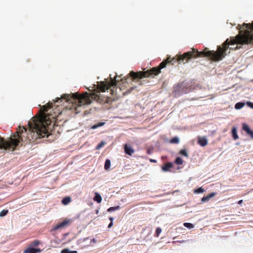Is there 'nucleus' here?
Segmentation results:
<instances>
[{
    "mask_svg": "<svg viewBox=\"0 0 253 253\" xmlns=\"http://www.w3.org/2000/svg\"><path fill=\"white\" fill-rule=\"evenodd\" d=\"M198 143L202 147L206 146L208 144V140L206 137H199Z\"/></svg>",
    "mask_w": 253,
    "mask_h": 253,
    "instance_id": "nucleus-9",
    "label": "nucleus"
},
{
    "mask_svg": "<svg viewBox=\"0 0 253 253\" xmlns=\"http://www.w3.org/2000/svg\"><path fill=\"white\" fill-rule=\"evenodd\" d=\"M243 129L253 139V130L251 129L250 127L246 124H243Z\"/></svg>",
    "mask_w": 253,
    "mask_h": 253,
    "instance_id": "nucleus-8",
    "label": "nucleus"
},
{
    "mask_svg": "<svg viewBox=\"0 0 253 253\" xmlns=\"http://www.w3.org/2000/svg\"><path fill=\"white\" fill-rule=\"evenodd\" d=\"M40 241H39L38 240H35L31 243L30 246L31 247H35V246L39 245L40 244Z\"/></svg>",
    "mask_w": 253,
    "mask_h": 253,
    "instance_id": "nucleus-26",
    "label": "nucleus"
},
{
    "mask_svg": "<svg viewBox=\"0 0 253 253\" xmlns=\"http://www.w3.org/2000/svg\"><path fill=\"white\" fill-rule=\"evenodd\" d=\"M247 105L250 108L253 109V102L248 101L247 102Z\"/></svg>",
    "mask_w": 253,
    "mask_h": 253,
    "instance_id": "nucleus-31",
    "label": "nucleus"
},
{
    "mask_svg": "<svg viewBox=\"0 0 253 253\" xmlns=\"http://www.w3.org/2000/svg\"><path fill=\"white\" fill-rule=\"evenodd\" d=\"M71 223V220L70 219H65L62 222H60L53 227V228L51 229V232L56 231L60 229H63L69 225Z\"/></svg>",
    "mask_w": 253,
    "mask_h": 253,
    "instance_id": "nucleus-7",
    "label": "nucleus"
},
{
    "mask_svg": "<svg viewBox=\"0 0 253 253\" xmlns=\"http://www.w3.org/2000/svg\"><path fill=\"white\" fill-rule=\"evenodd\" d=\"M205 191V190L202 188L200 187L197 189H195L194 191V193H202Z\"/></svg>",
    "mask_w": 253,
    "mask_h": 253,
    "instance_id": "nucleus-27",
    "label": "nucleus"
},
{
    "mask_svg": "<svg viewBox=\"0 0 253 253\" xmlns=\"http://www.w3.org/2000/svg\"><path fill=\"white\" fill-rule=\"evenodd\" d=\"M243 201V200H239V201H238V204H240H240H242Z\"/></svg>",
    "mask_w": 253,
    "mask_h": 253,
    "instance_id": "nucleus-36",
    "label": "nucleus"
},
{
    "mask_svg": "<svg viewBox=\"0 0 253 253\" xmlns=\"http://www.w3.org/2000/svg\"><path fill=\"white\" fill-rule=\"evenodd\" d=\"M110 166H111V162H110V160H109V159L106 160L105 162V165H104L105 169H106V170L108 169L110 167Z\"/></svg>",
    "mask_w": 253,
    "mask_h": 253,
    "instance_id": "nucleus-20",
    "label": "nucleus"
},
{
    "mask_svg": "<svg viewBox=\"0 0 253 253\" xmlns=\"http://www.w3.org/2000/svg\"><path fill=\"white\" fill-rule=\"evenodd\" d=\"M173 166L172 163L168 162L165 164L162 167V169L164 171H169L170 169L173 168Z\"/></svg>",
    "mask_w": 253,
    "mask_h": 253,
    "instance_id": "nucleus-11",
    "label": "nucleus"
},
{
    "mask_svg": "<svg viewBox=\"0 0 253 253\" xmlns=\"http://www.w3.org/2000/svg\"><path fill=\"white\" fill-rule=\"evenodd\" d=\"M169 142L172 144H178L179 142V139L177 137H174L171 139Z\"/></svg>",
    "mask_w": 253,
    "mask_h": 253,
    "instance_id": "nucleus-19",
    "label": "nucleus"
},
{
    "mask_svg": "<svg viewBox=\"0 0 253 253\" xmlns=\"http://www.w3.org/2000/svg\"><path fill=\"white\" fill-rule=\"evenodd\" d=\"M152 151H153V149H151V148H148L147 150V153L148 154H151L152 153Z\"/></svg>",
    "mask_w": 253,
    "mask_h": 253,
    "instance_id": "nucleus-33",
    "label": "nucleus"
},
{
    "mask_svg": "<svg viewBox=\"0 0 253 253\" xmlns=\"http://www.w3.org/2000/svg\"><path fill=\"white\" fill-rule=\"evenodd\" d=\"M231 132H232L233 138L234 140H237V139L239 138V136L237 134V128L236 127L234 126V127H232Z\"/></svg>",
    "mask_w": 253,
    "mask_h": 253,
    "instance_id": "nucleus-14",
    "label": "nucleus"
},
{
    "mask_svg": "<svg viewBox=\"0 0 253 253\" xmlns=\"http://www.w3.org/2000/svg\"><path fill=\"white\" fill-rule=\"evenodd\" d=\"M97 242L96 240L95 239H93L91 240L90 242V244H91L92 243H95Z\"/></svg>",
    "mask_w": 253,
    "mask_h": 253,
    "instance_id": "nucleus-34",
    "label": "nucleus"
},
{
    "mask_svg": "<svg viewBox=\"0 0 253 253\" xmlns=\"http://www.w3.org/2000/svg\"><path fill=\"white\" fill-rule=\"evenodd\" d=\"M183 225L188 228L191 229L194 227V225L190 223L185 222L183 224Z\"/></svg>",
    "mask_w": 253,
    "mask_h": 253,
    "instance_id": "nucleus-25",
    "label": "nucleus"
},
{
    "mask_svg": "<svg viewBox=\"0 0 253 253\" xmlns=\"http://www.w3.org/2000/svg\"><path fill=\"white\" fill-rule=\"evenodd\" d=\"M117 76H116L115 79L110 78V81L106 80L104 82L98 83L97 88L95 90L90 94L85 92L80 95L78 93H73L72 94H65L61 97H57L56 100H53L54 103L61 102L63 99L66 102L73 104L72 109L75 110L76 113H78L80 111L78 108L82 106L90 104L92 100H96L99 103H102L107 101V99L102 98L100 92H105L106 90L109 89L110 93L112 95H115L117 97H121L126 94V92H122V87L117 86V83L119 80L117 79Z\"/></svg>",
    "mask_w": 253,
    "mask_h": 253,
    "instance_id": "nucleus-2",
    "label": "nucleus"
},
{
    "mask_svg": "<svg viewBox=\"0 0 253 253\" xmlns=\"http://www.w3.org/2000/svg\"><path fill=\"white\" fill-rule=\"evenodd\" d=\"M216 194V193L215 192H212L208 196L203 197L201 199V201L202 202H207L209 201L211 198L215 196Z\"/></svg>",
    "mask_w": 253,
    "mask_h": 253,
    "instance_id": "nucleus-13",
    "label": "nucleus"
},
{
    "mask_svg": "<svg viewBox=\"0 0 253 253\" xmlns=\"http://www.w3.org/2000/svg\"><path fill=\"white\" fill-rule=\"evenodd\" d=\"M105 124V123L104 122H99V123H98L97 124H95L93 126H92L91 128L92 129H96L99 127H100V126H104Z\"/></svg>",
    "mask_w": 253,
    "mask_h": 253,
    "instance_id": "nucleus-17",
    "label": "nucleus"
},
{
    "mask_svg": "<svg viewBox=\"0 0 253 253\" xmlns=\"http://www.w3.org/2000/svg\"><path fill=\"white\" fill-rule=\"evenodd\" d=\"M174 163L177 165H182L183 163V161L180 157H177L175 159Z\"/></svg>",
    "mask_w": 253,
    "mask_h": 253,
    "instance_id": "nucleus-22",
    "label": "nucleus"
},
{
    "mask_svg": "<svg viewBox=\"0 0 253 253\" xmlns=\"http://www.w3.org/2000/svg\"><path fill=\"white\" fill-rule=\"evenodd\" d=\"M88 239V238H85L83 239H80L78 241V242H77L78 244L80 245V244H82L83 242L85 241L86 240H87Z\"/></svg>",
    "mask_w": 253,
    "mask_h": 253,
    "instance_id": "nucleus-30",
    "label": "nucleus"
},
{
    "mask_svg": "<svg viewBox=\"0 0 253 253\" xmlns=\"http://www.w3.org/2000/svg\"><path fill=\"white\" fill-rule=\"evenodd\" d=\"M41 252V250L40 249H35L30 246L24 251V253H39Z\"/></svg>",
    "mask_w": 253,
    "mask_h": 253,
    "instance_id": "nucleus-10",
    "label": "nucleus"
},
{
    "mask_svg": "<svg viewBox=\"0 0 253 253\" xmlns=\"http://www.w3.org/2000/svg\"><path fill=\"white\" fill-rule=\"evenodd\" d=\"M113 226V222H111L108 225V228H111Z\"/></svg>",
    "mask_w": 253,
    "mask_h": 253,
    "instance_id": "nucleus-35",
    "label": "nucleus"
},
{
    "mask_svg": "<svg viewBox=\"0 0 253 253\" xmlns=\"http://www.w3.org/2000/svg\"><path fill=\"white\" fill-rule=\"evenodd\" d=\"M93 200L94 201H96L98 203H100L102 201V198L99 194L95 193V195L93 198Z\"/></svg>",
    "mask_w": 253,
    "mask_h": 253,
    "instance_id": "nucleus-15",
    "label": "nucleus"
},
{
    "mask_svg": "<svg viewBox=\"0 0 253 253\" xmlns=\"http://www.w3.org/2000/svg\"><path fill=\"white\" fill-rule=\"evenodd\" d=\"M104 144V143L103 142H101V143H100L96 147V148L97 149H100V148H101Z\"/></svg>",
    "mask_w": 253,
    "mask_h": 253,
    "instance_id": "nucleus-32",
    "label": "nucleus"
},
{
    "mask_svg": "<svg viewBox=\"0 0 253 253\" xmlns=\"http://www.w3.org/2000/svg\"><path fill=\"white\" fill-rule=\"evenodd\" d=\"M98 212H99L98 210H96V213L97 214L98 213Z\"/></svg>",
    "mask_w": 253,
    "mask_h": 253,
    "instance_id": "nucleus-40",
    "label": "nucleus"
},
{
    "mask_svg": "<svg viewBox=\"0 0 253 253\" xmlns=\"http://www.w3.org/2000/svg\"><path fill=\"white\" fill-rule=\"evenodd\" d=\"M160 73L161 70L158 67H155L145 72H134L131 71L129 73V75L133 79L135 80L148 77L152 75L156 76Z\"/></svg>",
    "mask_w": 253,
    "mask_h": 253,
    "instance_id": "nucleus-5",
    "label": "nucleus"
},
{
    "mask_svg": "<svg viewBox=\"0 0 253 253\" xmlns=\"http://www.w3.org/2000/svg\"><path fill=\"white\" fill-rule=\"evenodd\" d=\"M109 219L111 220V222H113V218L112 217H109Z\"/></svg>",
    "mask_w": 253,
    "mask_h": 253,
    "instance_id": "nucleus-38",
    "label": "nucleus"
},
{
    "mask_svg": "<svg viewBox=\"0 0 253 253\" xmlns=\"http://www.w3.org/2000/svg\"><path fill=\"white\" fill-rule=\"evenodd\" d=\"M245 106V103L243 102H238L235 104V108L236 109H240Z\"/></svg>",
    "mask_w": 253,
    "mask_h": 253,
    "instance_id": "nucleus-18",
    "label": "nucleus"
},
{
    "mask_svg": "<svg viewBox=\"0 0 253 253\" xmlns=\"http://www.w3.org/2000/svg\"><path fill=\"white\" fill-rule=\"evenodd\" d=\"M179 154H180L181 155H182V156H184L186 157H188V153L186 151V149H181L180 150L179 152Z\"/></svg>",
    "mask_w": 253,
    "mask_h": 253,
    "instance_id": "nucleus-23",
    "label": "nucleus"
},
{
    "mask_svg": "<svg viewBox=\"0 0 253 253\" xmlns=\"http://www.w3.org/2000/svg\"><path fill=\"white\" fill-rule=\"evenodd\" d=\"M61 253H77V251H71L67 249H65L61 251Z\"/></svg>",
    "mask_w": 253,
    "mask_h": 253,
    "instance_id": "nucleus-24",
    "label": "nucleus"
},
{
    "mask_svg": "<svg viewBox=\"0 0 253 253\" xmlns=\"http://www.w3.org/2000/svg\"><path fill=\"white\" fill-rule=\"evenodd\" d=\"M120 209V207L119 206H117L116 207H112L108 209L107 211L108 212H111L117 210H119Z\"/></svg>",
    "mask_w": 253,
    "mask_h": 253,
    "instance_id": "nucleus-21",
    "label": "nucleus"
},
{
    "mask_svg": "<svg viewBox=\"0 0 253 253\" xmlns=\"http://www.w3.org/2000/svg\"><path fill=\"white\" fill-rule=\"evenodd\" d=\"M179 56H180V55H176L175 57H174L173 58H171L170 57L167 58L166 60H165L164 61H163L162 62H161L160 63L159 66H158V68L161 70V69L165 68L167 64L171 63V65H174L175 64V63H178L179 62H181V60H177V58H178V57Z\"/></svg>",
    "mask_w": 253,
    "mask_h": 253,
    "instance_id": "nucleus-6",
    "label": "nucleus"
},
{
    "mask_svg": "<svg viewBox=\"0 0 253 253\" xmlns=\"http://www.w3.org/2000/svg\"><path fill=\"white\" fill-rule=\"evenodd\" d=\"M161 232H162V229L161 228H160V227L157 228L156 230V233H155L156 236L157 237H158L159 236L160 234L161 233Z\"/></svg>",
    "mask_w": 253,
    "mask_h": 253,
    "instance_id": "nucleus-29",
    "label": "nucleus"
},
{
    "mask_svg": "<svg viewBox=\"0 0 253 253\" xmlns=\"http://www.w3.org/2000/svg\"><path fill=\"white\" fill-rule=\"evenodd\" d=\"M150 162H153V163H156L157 162L156 160H153V159H150Z\"/></svg>",
    "mask_w": 253,
    "mask_h": 253,
    "instance_id": "nucleus-37",
    "label": "nucleus"
},
{
    "mask_svg": "<svg viewBox=\"0 0 253 253\" xmlns=\"http://www.w3.org/2000/svg\"><path fill=\"white\" fill-rule=\"evenodd\" d=\"M88 246H89V245H87V246H82V249H83V248H85L86 247Z\"/></svg>",
    "mask_w": 253,
    "mask_h": 253,
    "instance_id": "nucleus-39",
    "label": "nucleus"
},
{
    "mask_svg": "<svg viewBox=\"0 0 253 253\" xmlns=\"http://www.w3.org/2000/svg\"><path fill=\"white\" fill-rule=\"evenodd\" d=\"M239 30L238 35L241 34L242 36H247L248 37V42L243 43H239V45L248 44L249 43L253 44V22L251 24L244 23L242 26L239 25L237 27Z\"/></svg>",
    "mask_w": 253,
    "mask_h": 253,
    "instance_id": "nucleus-4",
    "label": "nucleus"
},
{
    "mask_svg": "<svg viewBox=\"0 0 253 253\" xmlns=\"http://www.w3.org/2000/svg\"><path fill=\"white\" fill-rule=\"evenodd\" d=\"M71 201V198L69 197H67L63 199V200H62V203L64 205H66L70 203Z\"/></svg>",
    "mask_w": 253,
    "mask_h": 253,
    "instance_id": "nucleus-16",
    "label": "nucleus"
},
{
    "mask_svg": "<svg viewBox=\"0 0 253 253\" xmlns=\"http://www.w3.org/2000/svg\"><path fill=\"white\" fill-rule=\"evenodd\" d=\"M248 37L247 36H242L241 34L237 35L235 38L229 40L227 39L222 44V47L217 46L216 51L214 50L206 51L204 50L202 51H199L198 49L192 48V51H189L184 53L177 58V60H181V62L185 63L192 58H196L201 57H207L213 61H218L221 60L226 55V51L229 48L230 45L237 44V46L234 47H230V49H237L241 48L239 43H243L248 42Z\"/></svg>",
    "mask_w": 253,
    "mask_h": 253,
    "instance_id": "nucleus-3",
    "label": "nucleus"
},
{
    "mask_svg": "<svg viewBox=\"0 0 253 253\" xmlns=\"http://www.w3.org/2000/svg\"><path fill=\"white\" fill-rule=\"evenodd\" d=\"M53 107L52 103L42 107V113L39 116L32 118L28 122L29 129L25 126H19L16 131L7 140L0 138V149L13 151L19 146L23 144L38 143L39 139L47 137L49 133L47 128L48 126L55 122L57 115L55 112L51 114V109Z\"/></svg>",
    "mask_w": 253,
    "mask_h": 253,
    "instance_id": "nucleus-1",
    "label": "nucleus"
},
{
    "mask_svg": "<svg viewBox=\"0 0 253 253\" xmlns=\"http://www.w3.org/2000/svg\"><path fill=\"white\" fill-rule=\"evenodd\" d=\"M124 149L125 153L129 156L132 155L134 152V150L131 146H128L127 144L125 145Z\"/></svg>",
    "mask_w": 253,
    "mask_h": 253,
    "instance_id": "nucleus-12",
    "label": "nucleus"
},
{
    "mask_svg": "<svg viewBox=\"0 0 253 253\" xmlns=\"http://www.w3.org/2000/svg\"><path fill=\"white\" fill-rule=\"evenodd\" d=\"M8 212L7 210H3L0 212V217H2L6 215Z\"/></svg>",
    "mask_w": 253,
    "mask_h": 253,
    "instance_id": "nucleus-28",
    "label": "nucleus"
}]
</instances>
